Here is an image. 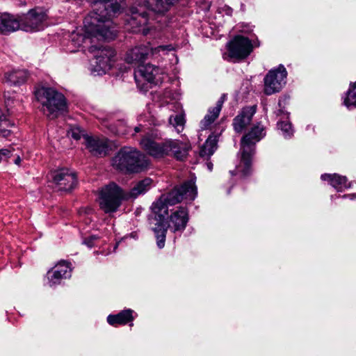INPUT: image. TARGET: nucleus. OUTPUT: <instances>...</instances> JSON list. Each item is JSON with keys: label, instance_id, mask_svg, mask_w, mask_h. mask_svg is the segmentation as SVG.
Here are the masks:
<instances>
[{"label": "nucleus", "instance_id": "obj_2", "mask_svg": "<svg viewBox=\"0 0 356 356\" xmlns=\"http://www.w3.org/2000/svg\"><path fill=\"white\" fill-rule=\"evenodd\" d=\"M179 0H145L147 11L134 8L131 16L127 19L134 33H141L147 35L151 29L150 15L152 13L164 14Z\"/></svg>", "mask_w": 356, "mask_h": 356}, {"label": "nucleus", "instance_id": "obj_20", "mask_svg": "<svg viewBox=\"0 0 356 356\" xmlns=\"http://www.w3.org/2000/svg\"><path fill=\"white\" fill-rule=\"evenodd\" d=\"M20 29L19 17L8 13H0V34L8 35Z\"/></svg>", "mask_w": 356, "mask_h": 356}, {"label": "nucleus", "instance_id": "obj_17", "mask_svg": "<svg viewBox=\"0 0 356 356\" xmlns=\"http://www.w3.org/2000/svg\"><path fill=\"white\" fill-rule=\"evenodd\" d=\"M150 51V47L148 44L137 45L127 51L125 61L129 64L138 67L147 58Z\"/></svg>", "mask_w": 356, "mask_h": 356}, {"label": "nucleus", "instance_id": "obj_3", "mask_svg": "<svg viewBox=\"0 0 356 356\" xmlns=\"http://www.w3.org/2000/svg\"><path fill=\"white\" fill-rule=\"evenodd\" d=\"M124 0H97L95 8L85 17L86 30L91 33L97 26L108 24V27L116 29L112 18L122 9Z\"/></svg>", "mask_w": 356, "mask_h": 356}, {"label": "nucleus", "instance_id": "obj_41", "mask_svg": "<svg viewBox=\"0 0 356 356\" xmlns=\"http://www.w3.org/2000/svg\"><path fill=\"white\" fill-rule=\"evenodd\" d=\"M283 113V111H282V109H279V110L277 111V115H280L281 113Z\"/></svg>", "mask_w": 356, "mask_h": 356}, {"label": "nucleus", "instance_id": "obj_36", "mask_svg": "<svg viewBox=\"0 0 356 356\" xmlns=\"http://www.w3.org/2000/svg\"><path fill=\"white\" fill-rule=\"evenodd\" d=\"M339 197L340 196H338ZM342 198H347L349 197L350 199L353 200L355 197H356V194H348V195H343L341 196Z\"/></svg>", "mask_w": 356, "mask_h": 356}, {"label": "nucleus", "instance_id": "obj_24", "mask_svg": "<svg viewBox=\"0 0 356 356\" xmlns=\"http://www.w3.org/2000/svg\"><path fill=\"white\" fill-rule=\"evenodd\" d=\"M227 95L222 94L220 99L217 101L216 106L209 108L208 113L205 115L204 118L201 121V125L202 129H207L210 124H211L218 117L220 112L222 109V105L226 100Z\"/></svg>", "mask_w": 356, "mask_h": 356}, {"label": "nucleus", "instance_id": "obj_27", "mask_svg": "<svg viewBox=\"0 0 356 356\" xmlns=\"http://www.w3.org/2000/svg\"><path fill=\"white\" fill-rule=\"evenodd\" d=\"M218 136L210 135L206 142L201 147L200 156L202 158L209 159L217 149Z\"/></svg>", "mask_w": 356, "mask_h": 356}, {"label": "nucleus", "instance_id": "obj_6", "mask_svg": "<svg viewBox=\"0 0 356 356\" xmlns=\"http://www.w3.org/2000/svg\"><path fill=\"white\" fill-rule=\"evenodd\" d=\"M266 136L264 127L258 123L244 135L241 140V149L242 151L241 162L243 167L237 168V173L240 177L245 178L250 175L252 168V157L255 152V145Z\"/></svg>", "mask_w": 356, "mask_h": 356}, {"label": "nucleus", "instance_id": "obj_15", "mask_svg": "<svg viewBox=\"0 0 356 356\" xmlns=\"http://www.w3.org/2000/svg\"><path fill=\"white\" fill-rule=\"evenodd\" d=\"M52 179L60 191H70L77 184L76 173L67 168L54 171L52 174Z\"/></svg>", "mask_w": 356, "mask_h": 356}, {"label": "nucleus", "instance_id": "obj_31", "mask_svg": "<svg viewBox=\"0 0 356 356\" xmlns=\"http://www.w3.org/2000/svg\"><path fill=\"white\" fill-rule=\"evenodd\" d=\"M174 50L175 47L172 44L159 45L155 48H150V51L153 55L160 54L161 52L165 55Z\"/></svg>", "mask_w": 356, "mask_h": 356}, {"label": "nucleus", "instance_id": "obj_32", "mask_svg": "<svg viewBox=\"0 0 356 356\" xmlns=\"http://www.w3.org/2000/svg\"><path fill=\"white\" fill-rule=\"evenodd\" d=\"M99 238L95 235H90L89 236L85 237L83 239V244L86 245L89 248H92L97 245V243L99 241Z\"/></svg>", "mask_w": 356, "mask_h": 356}, {"label": "nucleus", "instance_id": "obj_19", "mask_svg": "<svg viewBox=\"0 0 356 356\" xmlns=\"http://www.w3.org/2000/svg\"><path fill=\"white\" fill-rule=\"evenodd\" d=\"M255 113L256 106L244 107L233 120L234 131L237 133H241L250 123Z\"/></svg>", "mask_w": 356, "mask_h": 356}, {"label": "nucleus", "instance_id": "obj_34", "mask_svg": "<svg viewBox=\"0 0 356 356\" xmlns=\"http://www.w3.org/2000/svg\"><path fill=\"white\" fill-rule=\"evenodd\" d=\"M218 11L219 13H225L227 15L231 16L233 10L231 7L224 5L223 6L218 8Z\"/></svg>", "mask_w": 356, "mask_h": 356}, {"label": "nucleus", "instance_id": "obj_28", "mask_svg": "<svg viewBox=\"0 0 356 356\" xmlns=\"http://www.w3.org/2000/svg\"><path fill=\"white\" fill-rule=\"evenodd\" d=\"M343 104L349 109L356 108V82L350 84Z\"/></svg>", "mask_w": 356, "mask_h": 356}, {"label": "nucleus", "instance_id": "obj_23", "mask_svg": "<svg viewBox=\"0 0 356 356\" xmlns=\"http://www.w3.org/2000/svg\"><path fill=\"white\" fill-rule=\"evenodd\" d=\"M86 145L89 151L95 155H106L108 146L106 140L95 138L90 136H86Z\"/></svg>", "mask_w": 356, "mask_h": 356}, {"label": "nucleus", "instance_id": "obj_21", "mask_svg": "<svg viewBox=\"0 0 356 356\" xmlns=\"http://www.w3.org/2000/svg\"><path fill=\"white\" fill-rule=\"evenodd\" d=\"M30 73L25 69H16L5 73L6 81L10 86L24 84L30 78Z\"/></svg>", "mask_w": 356, "mask_h": 356}, {"label": "nucleus", "instance_id": "obj_16", "mask_svg": "<svg viewBox=\"0 0 356 356\" xmlns=\"http://www.w3.org/2000/svg\"><path fill=\"white\" fill-rule=\"evenodd\" d=\"M70 265L69 262L61 261L47 272V278L50 286L60 284L63 279L71 277L72 268Z\"/></svg>", "mask_w": 356, "mask_h": 356}, {"label": "nucleus", "instance_id": "obj_30", "mask_svg": "<svg viewBox=\"0 0 356 356\" xmlns=\"http://www.w3.org/2000/svg\"><path fill=\"white\" fill-rule=\"evenodd\" d=\"M277 127L280 129L285 138H290L293 134L291 124L287 121H279L277 122Z\"/></svg>", "mask_w": 356, "mask_h": 356}, {"label": "nucleus", "instance_id": "obj_13", "mask_svg": "<svg viewBox=\"0 0 356 356\" xmlns=\"http://www.w3.org/2000/svg\"><path fill=\"white\" fill-rule=\"evenodd\" d=\"M287 72L282 65L270 70L264 78V92L266 95L279 92L286 84Z\"/></svg>", "mask_w": 356, "mask_h": 356}, {"label": "nucleus", "instance_id": "obj_4", "mask_svg": "<svg viewBox=\"0 0 356 356\" xmlns=\"http://www.w3.org/2000/svg\"><path fill=\"white\" fill-rule=\"evenodd\" d=\"M142 148L148 154L154 158H163L166 156H173L177 160H184L188 152L186 144L172 139H165L161 142H157L150 137L145 136L140 140Z\"/></svg>", "mask_w": 356, "mask_h": 356}, {"label": "nucleus", "instance_id": "obj_35", "mask_svg": "<svg viewBox=\"0 0 356 356\" xmlns=\"http://www.w3.org/2000/svg\"><path fill=\"white\" fill-rule=\"evenodd\" d=\"M82 131L79 128H73L71 129V136L75 140H79L82 136Z\"/></svg>", "mask_w": 356, "mask_h": 356}, {"label": "nucleus", "instance_id": "obj_38", "mask_svg": "<svg viewBox=\"0 0 356 356\" xmlns=\"http://www.w3.org/2000/svg\"><path fill=\"white\" fill-rule=\"evenodd\" d=\"M14 163L16 164V165H19L20 163H21V159L20 157L18 156L14 161Z\"/></svg>", "mask_w": 356, "mask_h": 356}, {"label": "nucleus", "instance_id": "obj_11", "mask_svg": "<svg viewBox=\"0 0 356 356\" xmlns=\"http://www.w3.org/2000/svg\"><path fill=\"white\" fill-rule=\"evenodd\" d=\"M91 53L95 54L96 71L99 73L105 74L111 70L115 62L116 52L110 46H97L91 44L88 47Z\"/></svg>", "mask_w": 356, "mask_h": 356}, {"label": "nucleus", "instance_id": "obj_39", "mask_svg": "<svg viewBox=\"0 0 356 356\" xmlns=\"http://www.w3.org/2000/svg\"><path fill=\"white\" fill-rule=\"evenodd\" d=\"M207 168L208 169L211 171L212 169H213V163L211 162H207Z\"/></svg>", "mask_w": 356, "mask_h": 356}, {"label": "nucleus", "instance_id": "obj_7", "mask_svg": "<svg viewBox=\"0 0 356 356\" xmlns=\"http://www.w3.org/2000/svg\"><path fill=\"white\" fill-rule=\"evenodd\" d=\"M112 165L122 172L138 173L147 168L149 161L145 156L136 148L125 146L120 148L113 158Z\"/></svg>", "mask_w": 356, "mask_h": 356}, {"label": "nucleus", "instance_id": "obj_8", "mask_svg": "<svg viewBox=\"0 0 356 356\" xmlns=\"http://www.w3.org/2000/svg\"><path fill=\"white\" fill-rule=\"evenodd\" d=\"M35 96L42 105L44 113L51 119L56 118L67 110L65 96L52 88H37Z\"/></svg>", "mask_w": 356, "mask_h": 356}, {"label": "nucleus", "instance_id": "obj_29", "mask_svg": "<svg viewBox=\"0 0 356 356\" xmlns=\"http://www.w3.org/2000/svg\"><path fill=\"white\" fill-rule=\"evenodd\" d=\"M169 123L176 129L177 133H180L183 130L185 124L184 115L179 114L175 116L171 115L169 118Z\"/></svg>", "mask_w": 356, "mask_h": 356}, {"label": "nucleus", "instance_id": "obj_1", "mask_svg": "<svg viewBox=\"0 0 356 356\" xmlns=\"http://www.w3.org/2000/svg\"><path fill=\"white\" fill-rule=\"evenodd\" d=\"M195 178L186 181L181 185L175 187L170 192L161 195L160 198L152 205V210L157 222L153 228L159 249L165 246L167 227L164 219L168 215V205H175L184 200L193 201L197 196Z\"/></svg>", "mask_w": 356, "mask_h": 356}, {"label": "nucleus", "instance_id": "obj_14", "mask_svg": "<svg viewBox=\"0 0 356 356\" xmlns=\"http://www.w3.org/2000/svg\"><path fill=\"white\" fill-rule=\"evenodd\" d=\"M161 70L153 65H139L134 72V79L138 87L147 88V84L157 85L160 83Z\"/></svg>", "mask_w": 356, "mask_h": 356}, {"label": "nucleus", "instance_id": "obj_9", "mask_svg": "<svg viewBox=\"0 0 356 356\" xmlns=\"http://www.w3.org/2000/svg\"><path fill=\"white\" fill-rule=\"evenodd\" d=\"M126 193L112 182L103 187L99 192V206L105 213L117 211L123 200H127Z\"/></svg>", "mask_w": 356, "mask_h": 356}, {"label": "nucleus", "instance_id": "obj_18", "mask_svg": "<svg viewBox=\"0 0 356 356\" xmlns=\"http://www.w3.org/2000/svg\"><path fill=\"white\" fill-rule=\"evenodd\" d=\"M188 212L186 207H179L178 209L171 213L168 226L173 232H182L188 222Z\"/></svg>", "mask_w": 356, "mask_h": 356}, {"label": "nucleus", "instance_id": "obj_25", "mask_svg": "<svg viewBox=\"0 0 356 356\" xmlns=\"http://www.w3.org/2000/svg\"><path fill=\"white\" fill-rule=\"evenodd\" d=\"M152 184V179L148 177L138 181L129 192H125L127 199H135L145 194L151 188Z\"/></svg>", "mask_w": 356, "mask_h": 356}, {"label": "nucleus", "instance_id": "obj_33", "mask_svg": "<svg viewBox=\"0 0 356 356\" xmlns=\"http://www.w3.org/2000/svg\"><path fill=\"white\" fill-rule=\"evenodd\" d=\"M12 155V151L10 149H0V163L9 158Z\"/></svg>", "mask_w": 356, "mask_h": 356}, {"label": "nucleus", "instance_id": "obj_40", "mask_svg": "<svg viewBox=\"0 0 356 356\" xmlns=\"http://www.w3.org/2000/svg\"><path fill=\"white\" fill-rule=\"evenodd\" d=\"M140 129H141V128H140V126L136 127L134 128L135 133H138V132H140Z\"/></svg>", "mask_w": 356, "mask_h": 356}, {"label": "nucleus", "instance_id": "obj_10", "mask_svg": "<svg viewBox=\"0 0 356 356\" xmlns=\"http://www.w3.org/2000/svg\"><path fill=\"white\" fill-rule=\"evenodd\" d=\"M18 17L21 29L25 31H38L44 29L47 15L43 8L36 7Z\"/></svg>", "mask_w": 356, "mask_h": 356}, {"label": "nucleus", "instance_id": "obj_26", "mask_svg": "<svg viewBox=\"0 0 356 356\" xmlns=\"http://www.w3.org/2000/svg\"><path fill=\"white\" fill-rule=\"evenodd\" d=\"M133 313V310L128 309L116 315L110 314L107 317V321L111 325H125L134 320Z\"/></svg>", "mask_w": 356, "mask_h": 356}, {"label": "nucleus", "instance_id": "obj_42", "mask_svg": "<svg viewBox=\"0 0 356 356\" xmlns=\"http://www.w3.org/2000/svg\"><path fill=\"white\" fill-rule=\"evenodd\" d=\"M230 191H231V188H229L228 191H227V194H229Z\"/></svg>", "mask_w": 356, "mask_h": 356}, {"label": "nucleus", "instance_id": "obj_12", "mask_svg": "<svg viewBox=\"0 0 356 356\" xmlns=\"http://www.w3.org/2000/svg\"><path fill=\"white\" fill-rule=\"evenodd\" d=\"M228 56L236 61L246 58L253 51L252 41L247 37L237 35L227 44Z\"/></svg>", "mask_w": 356, "mask_h": 356}, {"label": "nucleus", "instance_id": "obj_37", "mask_svg": "<svg viewBox=\"0 0 356 356\" xmlns=\"http://www.w3.org/2000/svg\"><path fill=\"white\" fill-rule=\"evenodd\" d=\"M4 97H5V99H6V102H6V106H9V105H10V102H12L13 100H12L10 97H8V98H7V97H6V95H4Z\"/></svg>", "mask_w": 356, "mask_h": 356}, {"label": "nucleus", "instance_id": "obj_5", "mask_svg": "<svg viewBox=\"0 0 356 356\" xmlns=\"http://www.w3.org/2000/svg\"><path fill=\"white\" fill-rule=\"evenodd\" d=\"M84 29L73 31L69 36L67 44V50L70 52H75L79 48L84 47L83 45L92 44L95 40H113L117 36L118 30L108 27V24L104 26H97L95 30L89 33L86 30L85 19L83 20Z\"/></svg>", "mask_w": 356, "mask_h": 356}, {"label": "nucleus", "instance_id": "obj_22", "mask_svg": "<svg viewBox=\"0 0 356 356\" xmlns=\"http://www.w3.org/2000/svg\"><path fill=\"white\" fill-rule=\"evenodd\" d=\"M321 179L327 181L332 187L340 192L352 186L351 182H348L346 177L338 174H323L321 175Z\"/></svg>", "mask_w": 356, "mask_h": 356}]
</instances>
